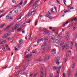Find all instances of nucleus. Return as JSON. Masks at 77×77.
I'll return each mask as SVG.
<instances>
[{"mask_svg": "<svg viewBox=\"0 0 77 77\" xmlns=\"http://www.w3.org/2000/svg\"><path fill=\"white\" fill-rule=\"evenodd\" d=\"M30 57L29 56V55H27L26 56H25V58H27L28 57Z\"/></svg>", "mask_w": 77, "mask_h": 77, "instance_id": "41", "label": "nucleus"}, {"mask_svg": "<svg viewBox=\"0 0 77 77\" xmlns=\"http://www.w3.org/2000/svg\"><path fill=\"white\" fill-rule=\"evenodd\" d=\"M63 1L64 5H65V6H66V0H63Z\"/></svg>", "mask_w": 77, "mask_h": 77, "instance_id": "23", "label": "nucleus"}, {"mask_svg": "<svg viewBox=\"0 0 77 77\" xmlns=\"http://www.w3.org/2000/svg\"><path fill=\"white\" fill-rule=\"evenodd\" d=\"M50 59V57L48 56L46 57H45L44 58V61H47Z\"/></svg>", "mask_w": 77, "mask_h": 77, "instance_id": "10", "label": "nucleus"}, {"mask_svg": "<svg viewBox=\"0 0 77 77\" xmlns=\"http://www.w3.org/2000/svg\"><path fill=\"white\" fill-rule=\"evenodd\" d=\"M68 35H69V33L68 32H67L66 34V39L67 41H68V40H69V36H68Z\"/></svg>", "mask_w": 77, "mask_h": 77, "instance_id": "5", "label": "nucleus"}, {"mask_svg": "<svg viewBox=\"0 0 77 77\" xmlns=\"http://www.w3.org/2000/svg\"><path fill=\"white\" fill-rule=\"evenodd\" d=\"M18 7V5H16V6H14V8H17Z\"/></svg>", "mask_w": 77, "mask_h": 77, "instance_id": "61", "label": "nucleus"}, {"mask_svg": "<svg viewBox=\"0 0 77 77\" xmlns=\"http://www.w3.org/2000/svg\"><path fill=\"white\" fill-rule=\"evenodd\" d=\"M5 15V14H3L1 15L0 16V19L2 17H3Z\"/></svg>", "mask_w": 77, "mask_h": 77, "instance_id": "44", "label": "nucleus"}, {"mask_svg": "<svg viewBox=\"0 0 77 77\" xmlns=\"http://www.w3.org/2000/svg\"><path fill=\"white\" fill-rule=\"evenodd\" d=\"M5 23L1 24V26H0V29H2V28L5 26Z\"/></svg>", "mask_w": 77, "mask_h": 77, "instance_id": "7", "label": "nucleus"}, {"mask_svg": "<svg viewBox=\"0 0 77 77\" xmlns=\"http://www.w3.org/2000/svg\"><path fill=\"white\" fill-rule=\"evenodd\" d=\"M51 11L52 13H54V11H53V8H51Z\"/></svg>", "mask_w": 77, "mask_h": 77, "instance_id": "37", "label": "nucleus"}, {"mask_svg": "<svg viewBox=\"0 0 77 77\" xmlns=\"http://www.w3.org/2000/svg\"><path fill=\"white\" fill-rule=\"evenodd\" d=\"M18 27H19V25L18 24L16 25L14 27V29L16 30H17V29Z\"/></svg>", "mask_w": 77, "mask_h": 77, "instance_id": "6", "label": "nucleus"}, {"mask_svg": "<svg viewBox=\"0 0 77 77\" xmlns=\"http://www.w3.org/2000/svg\"><path fill=\"white\" fill-rule=\"evenodd\" d=\"M43 33L45 35H50V33L48 32L44 31Z\"/></svg>", "mask_w": 77, "mask_h": 77, "instance_id": "9", "label": "nucleus"}, {"mask_svg": "<svg viewBox=\"0 0 77 77\" xmlns=\"http://www.w3.org/2000/svg\"><path fill=\"white\" fill-rule=\"evenodd\" d=\"M57 74H59L60 72V69L57 70Z\"/></svg>", "mask_w": 77, "mask_h": 77, "instance_id": "40", "label": "nucleus"}, {"mask_svg": "<svg viewBox=\"0 0 77 77\" xmlns=\"http://www.w3.org/2000/svg\"><path fill=\"white\" fill-rule=\"evenodd\" d=\"M13 24H14V23H11L8 26H7L5 28V30H6V29H8L9 27H11V26H12Z\"/></svg>", "mask_w": 77, "mask_h": 77, "instance_id": "8", "label": "nucleus"}, {"mask_svg": "<svg viewBox=\"0 0 77 77\" xmlns=\"http://www.w3.org/2000/svg\"><path fill=\"white\" fill-rule=\"evenodd\" d=\"M23 41V40L21 39H19V43H21Z\"/></svg>", "mask_w": 77, "mask_h": 77, "instance_id": "25", "label": "nucleus"}, {"mask_svg": "<svg viewBox=\"0 0 77 77\" xmlns=\"http://www.w3.org/2000/svg\"><path fill=\"white\" fill-rule=\"evenodd\" d=\"M47 13L48 14V15H51V14H50V11H48L47 12Z\"/></svg>", "mask_w": 77, "mask_h": 77, "instance_id": "50", "label": "nucleus"}, {"mask_svg": "<svg viewBox=\"0 0 77 77\" xmlns=\"http://www.w3.org/2000/svg\"><path fill=\"white\" fill-rule=\"evenodd\" d=\"M7 50H8V51H10L11 49H10V48H7Z\"/></svg>", "mask_w": 77, "mask_h": 77, "instance_id": "53", "label": "nucleus"}, {"mask_svg": "<svg viewBox=\"0 0 77 77\" xmlns=\"http://www.w3.org/2000/svg\"><path fill=\"white\" fill-rule=\"evenodd\" d=\"M33 2H32V1H31V2H30V3H29V4H28V6H29L30 5H31V4H32V3Z\"/></svg>", "mask_w": 77, "mask_h": 77, "instance_id": "62", "label": "nucleus"}, {"mask_svg": "<svg viewBox=\"0 0 77 77\" xmlns=\"http://www.w3.org/2000/svg\"><path fill=\"white\" fill-rule=\"evenodd\" d=\"M69 56V54H68V53H67L66 54V57H68Z\"/></svg>", "mask_w": 77, "mask_h": 77, "instance_id": "51", "label": "nucleus"}, {"mask_svg": "<svg viewBox=\"0 0 77 77\" xmlns=\"http://www.w3.org/2000/svg\"><path fill=\"white\" fill-rule=\"evenodd\" d=\"M30 74L29 77H32V76H33V73L31 72Z\"/></svg>", "mask_w": 77, "mask_h": 77, "instance_id": "24", "label": "nucleus"}, {"mask_svg": "<svg viewBox=\"0 0 77 77\" xmlns=\"http://www.w3.org/2000/svg\"><path fill=\"white\" fill-rule=\"evenodd\" d=\"M74 77H77V73L75 74L74 76Z\"/></svg>", "mask_w": 77, "mask_h": 77, "instance_id": "56", "label": "nucleus"}, {"mask_svg": "<svg viewBox=\"0 0 77 77\" xmlns=\"http://www.w3.org/2000/svg\"><path fill=\"white\" fill-rule=\"evenodd\" d=\"M70 73H71V70L69 69L68 71V77H69L70 75Z\"/></svg>", "mask_w": 77, "mask_h": 77, "instance_id": "16", "label": "nucleus"}, {"mask_svg": "<svg viewBox=\"0 0 77 77\" xmlns=\"http://www.w3.org/2000/svg\"><path fill=\"white\" fill-rule=\"evenodd\" d=\"M73 44H74V42L73 41H72L71 42V45H73Z\"/></svg>", "mask_w": 77, "mask_h": 77, "instance_id": "58", "label": "nucleus"}, {"mask_svg": "<svg viewBox=\"0 0 77 77\" xmlns=\"http://www.w3.org/2000/svg\"><path fill=\"white\" fill-rule=\"evenodd\" d=\"M5 42H6V40H4L1 42V44H4V43H5Z\"/></svg>", "mask_w": 77, "mask_h": 77, "instance_id": "31", "label": "nucleus"}, {"mask_svg": "<svg viewBox=\"0 0 77 77\" xmlns=\"http://www.w3.org/2000/svg\"><path fill=\"white\" fill-rule=\"evenodd\" d=\"M52 43H53V44H54V43L58 44L59 43V40L57 39H55L54 41H53Z\"/></svg>", "mask_w": 77, "mask_h": 77, "instance_id": "4", "label": "nucleus"}, {"mask_svg": "<svg viewBox=\"0 0 77 77\" xmlns=\"http://www.w3.org/2000/svg\"><path fill=\"white\" fill-rule=\"evenodd\" d=\"M66 75V74L65 73H63V77H65Z\"/></svg>", "mask_w": 77, "mask_h": 77, "instance_id": "39", "label": "nucleus"}, {"mask_svg": "<svg viewBox=\"0 0 77 77\" xmlns=\"http://www.w3.org/2000/svg\"><path fill=\"white\" fill-rule=\"evenodd\" d=\"M6 20H9V16H6Z\"/></svg>", "mask_w": 77, "mask_h": 77, "instance_id": "27", "label": "nucleus"}, {"mask_svg": "<svg viewBox=\"0 0 77 77\" xmlns=\"http://www.w3.org/2000/svg\"><path fill=\"white\" fill-rule=\"evenodd\" d=\"M40 76L41 77H44V72H42L40 75Z\"/></svg>", "mask_w": 77, "mask_h": 77, "instance_id": "19", "label": "nucleus"}, {"mask_svg": "<svg viewBox=\"0 0 77 77\" xmlns=\"http://www.w3.org/2000/svg\"><path fill=\"white\" fill-rule=\"evenodd\" d=\"M22 4H23V1H22L20 2V3H19L20 5H22Z\"/></svg>", "mask_w": 77, "mask_h": 77, "instance_id": "49", "label": "nucleus"}, {"mask_svg": "<svg viewBox=\"0 0 77 77\" xmlns=\"http://www.w3.org/2000/svg\"><path fill=\"white\" fill-rule=\"evenodd\" d=\"M74 21H76L77 20V18L76 17H75V18L73 19Z\"/></svg>", "mask_w": 77, "mask_h": 77, "instance_id": "46", "label": "nucleus"}, {"mask_svg": "<svg viewBox=\"0 0 77 77\" xmlns=\"http://www.w3.org/2000/svg\"><path fill=\"white\" fill-rule=\"evenodd\" d=\"M10 35L8 34V33L5 34V35H4L2 36L3 38H7L8 36H10Z\"/></svg>", "mask_w": 77, "mask_h": 77, "instance_id": "3", "label": "nucleus"}, {"mask_svg": "<svg viewBox=\"0 0 77 77\" xmlns=\"http://www.w3.org/2000/svg\"><path fill=\"white\" fill-rule=\"evenodd\" d=\"M34 52H32V53H36V52H37V51H36V50L35 49V50H34Z\"/></svg>", "mask_w": 77, "mask_h": 77, "instance_id": "35", "label": "nucleus"}, {"mask_svg": "<svg viewBox=\"0 0 77 77\" xmlns=\"http://www.w3.org/2000/svg\"><path fill=\"white\" fill-rule=\"evenodd\" d=\"M60 68H61V66H60V67H57V69H60Z\"/></svg>", "mask_w": 77, "mask_h": 77, "instance_id": "60", "label": "nucleus"}, {"mask_svg": "<svg viewBox=\"0 0 77 77\" xmlns=\"http://www.w3.org/2000/svg\"><path fill=\"white\" fill-rule=\"evenodd\" d=\"M15 51H17L18 50V49L17 48H15Z\"/></svg>", "mask_w": 77, "mask_h": 77, "instance_id": "64", "label": "nucleus"}, {"mask_svg": "<svg viewBox=\"0 0 77 77\" xmlns=\"http://www.w3.org/2000/svg\"><path fill=\"white\" fill-rule=\"evenodd\" d=\"M70 9H74V8L71 7L70 8Z\"/></svg>", "mask_w": 77, "mask_h": 77, "instance_id": "57", "label": "nucleus"}, {"mask_svg": "<svg viewBox=\"0 0 77 77\" xmlns=\"http://www.w3.org/2000/svg\"><path fill=\"white\" fill-rule=\"evenodd\" d=\"M52 53L53 54H54L56 53V51H54V49H52Z\"/></svg>", "mask_w": 77, "mask_h": 77, "instance_id": "12", "label": "nucleus"}, {"mask_svg": "<svg viewBox=\"0 0 77 77\" xmlns=\"http://www.w3.org/2000/svg\"><path fill=\"white\" fill-rule=\"evenodd\" d=\"M77 27V25L76 24H75L74 26H73V30H75Z\"/></svg>", "mask_w": 77, "mask_h": 77, "instance_id": "11", "label": "nucleus"}, {"mask_svg": "<svg viewBox=\"0 0 77 77\" xmlns=\"http://www.w3.org/2000/svg\"><path fill=\"white\" fill-rule=\"evenodd\" d=\"M51 39L53 40V41H54V36L53 35H52V36H51Z\"/></svg>", "mask_w": 77, "mask_h": 77, "instance_id": "21", "label": "nucleus"}, {"mask_svg": "<svg viewBox=\"0 0 77 77\" xmlns=\"http://www.w3.org/2000/svg\"><path fill=\"white\" fill-rule=\"evenodd\" d=\"M15 9H13L12 11H11L10 12V14H11V13H12L13 11H14L15 10Z\"/></svg>", "mask_w": 77, "mask_h": 77, "instance_id": "55", "label": "nucleus"}, {"mask_svg": "<svg viewBox=\"0 0 77 77\" xmlns=\"http://www.w3.org/2000/svg\"><path fill=\"white\" fill-rule=\"evenodd\" d=\"M46 50H47V51H48L49 50V47L48 46H47L46 47Z\"/></svg>", "mask_w": 77, "mask_h": 77, "instance_id": "32", "label": "nucleus"}, {"mask_svg": "<svg viewBox=\"0 0 77 77\" xmlns=\"http://www.w3.org/2000/svg\"><path fill=\"white\" fill-rule=\"evenodd\" d=\"M69 42H67L65 45L66 46V47L67 46H68V45H69Z\"/></svg>", "mask_w": 77, "mask_h": 77, "instance_id": "33", "label": "nucleus"}, {"mask_svg": "<svg viewBox=\"0 0 77 77\" xmlns=\"http://www.w3.org/2000/svg\"><path fill=\"white\" fill-rule=\"evenodd\" d=\"M64 42H65L64 41H62L60 44V45H62L64 44Z\"/></svg>", "mask_w": 77, "mask_h": 77, "instance_id": "29", "label": "nucleus"}, {"mask_svg": "<svg viewBox=\"0 0 77 77\" xmlns=\"http://www.w3.org/2000/svg\"><path fill=\"white\" fill-rule=\"evenodd\" d=\"M18 13V10H15L14 14H17V13Z\"/></svg>", "mask_w": 77, "mask_h": 77, "instance_id": "20", "label": "nucleus"}, {"mask_svg": "<svg viewBox=\"0 0 77 77\" xmlns=\"http://www.w3.org/2000/svg\"><path fill=\"white\" fill-rule=\"evenodd\" d=\"M74 67H75V63H74L73 64L72 68H74Z\"/></svg>", "mask_w": 77, "mask_h": 77, "instance_id": "34", "label": "nucleus"}, {"mask_svg": "<svg viewBox=\"0 0 77 77\" xmlns=\"http://www.w3.org/2000/svg\"><path fill=\"white\" fill-rule=\"evenodd\" d=\"M49 16L48 15V14L45 15V17H46L47 18H48Z\"/></svg>", "mask_w": 77, "mask_h": 77, "instance_id": "63", "label": "nucleus"}, {"mask_svg": "<svg viewBox=\"0 0 77 77\" xmlns=\"http://www.w3.org/2000/svg\"><path fill=\"white\" fill-rule=\"evenodd\" d=\"M17 45L18 46V48H19V49H20V48H21L22 46L18 44Z\"/></svg>", "mask_w": 77, "mask_h": 77, "instance_id": "18", "label": "nucleus"}, {"mask_svg": "<svg viewBox=\"0 0 77 77\" xmlns=\"http://www.w3.org/2000/svg\"><path fill=\"white\" fill-rule=\"evenodd\" d=\"M17 8L18 9H21V6L19 5H18Z\"/></svg>", "mask_w": 77, "mask_h": 77, "instance_id": "42", "label": "nucleus"}, {"mask_svg": "<svg viewBox=\"0 0 77 77\" xmlns=\"http://www.w3.org/2000/svg\"><path fill=\"white\" fill-rule=\"evenodd\" d=\"M20 66H16L15 68L16 70H18V69H20Z\"/></svg>", "mask_w": 77, "mask_h": 77, "instance_id": "13", "label": "nucleus"}, {"mask_svg": "<svg viewBox=\"0 0 77 77\" xmlns=\"http://www.w3.org/2000/svg\"><path fill=\"white\" fill-rule=\"evenodd\" d=\"M36 62H42V60L40 59H38L36 60Z\"/></svg>", "mask_w": 77, "mask_h": 77, "instance_id": "43", "label": "nucleus"}, {"mask_svg": "<svg viewBox=\"0 0 77 77\" xmlns=\"http://www.w3.org/2000/svg\"><path fill=\"white\" fill-rule=\"evenodd\" d=\"M77 34H75L74 36V38L75 39H76L77 38Z\"/></svg>", "mask_w": 77, "mask_h": 77, "instance_id": "36", "label": "nucleus"}, {"mask_svg": "<svg viewBox=\"0 0 77 77\" xmlns=\"http://www.w3.org/2000/svg\"><path fill=\"white\" fill-rule=\"evenodd\" d=\"M29 14L28 15V16H31L32 15V12H29Z\"/></svg>", "mask_w": 77, "mask_h": 77, "instance_id": "26", "label": "nucleus"}, {"mask_svg": "<svg viewBox=\"0 0 77 77\" xmlns=\"http://www.w3.org/2000/svg\"><path fill=\"white\" fill-rule=\"evenodd\" d=\"M18 25L19 26V25H21V24H22V21L20 20L19 22L17 23Z\"/></svg>", "mask_w": 77, "mask_h": 77, "instance_id": "15", "label": "nucleus"}, {"mask_svg": "<svg viewBox=\"0 0 77 77\" xmlns=\"http://www.w3.org/2000/svg\"><path fill=\"white\" fill-rule=\"evenodd\" d=\"M69 11H64V13H66V12H69Z\"/></svg>", "mask_w": 77, "mask_h": 77, "instance_id": "47", "label": "nucleus"}, {"mask_svg": "<svg viewBox=\"0 0 77 77\" xmlns=\"http://www.w3.org/2000/svg\"><path fill=\"white\" fill-rule=\"evenodd\" d=\"M27 1L26 0V1L24 2V3L23 4V5H24L27 3Z\"/></svg>", "mask_w": 77, "mask_h": 77, "instance_id": "38", "label": "nucleus"}, {"mask_svg": "<svg viewBox=\"0 0 77 77\" xmlns=\"http://www.w3.org/2000/svg\"><path fill=\"white\" fill-rule=\"evenodd\" d=\"M23 72V69H20V70L18 71L17 72V73H20V72Z\"/></svg>", "mask_w": 77, "mask_h": 77, "instance_id": "17", "label": "nucleus"}, {"mask_svg": "<svg viewBox=\"0 0 77 77\" xmlns=\"http://www.w3.org/2000/svg\"><path fill=\"white\" fill-rule=\"evenodd\" d=\"M40 71L42 72H43V68H41L40 70Z\"/></svg>", "mask_w": 77, "mask_h": 77, "instance_id": "48", "label": "nucleus"}, {"mask_svg": "<svg viewBox=\"0 0 77 77\" xmlns=\"http://www.w3.org/2000/svg\"><path fill=\"white\" fill-rule=\"evenodd\" d=\"M5 12V11H1V13L2 14V13H3Z\"/></svg>", "mask_w": 77, "mask_h": 77, "instance_id": "59", "label": "nucleus"}, {"mask_svg": "<svg viewBox=\"0 0 77 77\" xmlns=\"http://www.w3.org/2000/svg\"><path fill=\"white\" fill-rule=\"evenodd\" d=\"M57 69V68L56 66H54L53 68V70L54 71H56Z\"/></svg>", "mask_w": 77, "mask_h": 77, "instance_id": "22", "label": "nucleus"}, {"mask_svg": "<svg viewBox=\"0 0 77 77\" xmlns=\"http://www.w3.org/2000/svg\"><path fill=\"white\" fill-rule=\"evenodd\" d=\"M66 47V45H65L64 46H62L63 48L62 49V51H63V49H64V48H65V47Z\"/></svg>", "mask_w": 77, "mask_h": 77, "instance_id": "30", "label": "nucleus"}, {"mask_svg": "<svg viewBox=\"0 0 77 77\" xmlns=\"http://www.w3.org/2000/svg\"><path fill=\"white\" fill-rule=\"evenodd\" d=\"M45 43H44L41 47V50L42 53H44L45 50Z\"/></svg>", "mask_w": 77, "mask_h": 77, "instance_id": "1", "label": "nucleus"}, {"mask_svg": "<svg viewBox=\"0 0 77 77\" xmlns=\"http://www.w3.org/2000/svg\"><path fill=\"white\" fill-rule=\"evenodd\" d=\"M44 41V39L43 38H42L41 39H40V40H39V42H41V41Z\"/></svg>", "mask_w": 77, "mask_h": 77, "instance_id": "54", "label": "nucleus"}, {"mask_svg": "<svg viewBox=\"0 0 77 77\" xmlns=\"http://www.w3.org/2000/svg\"><path fill=\"white\" fill-rule=\"evenodd\" d=\"M59 60H60V58L59 57H57L56 59L55 62H58Z\"/></svg>", "mask_w": 77, "mask_h": 77, "instance_id": "14", "label": "nucleus"}, {"mask_svg": "<svg viewBox=\"0 0 77 77\" xmlns=\"http://www.w3.org/2000/svg\"><path fill=\"white\" fill-rule=\"evenodd\" d=\"M23 15H21L20 17L18 19H17V20H19L21 19V17H23Z\"/></svg>", "mask_w": 77, "mask_h": 77, "instance_id": "45", "label": "nucleus"}, {"mask_svg": "<svg viewBox=\"0 0 77 77\" xmlns=\"http://www.w3.org/2000/svg\"><path fill=\"white\" fill-rule=\"evenodd\" d=\"M39 2V1H37L36 2H35L33 5V9H36V7H37V6H38L36 5L37 4H38Z\"/></svg>", "mask_w": 77, "mask_h": 77, "instance_id": "2", "label": "nucleus"}, {"mask_svg": "<svg viewBox=\"0 0 77 77\" xmlns=\"http://www.w3.org/2000/svg\"><path fill=\"white\" fill-rule=\"evenodd\" d=\"M13 3H15V4H16L17 3V2H16V1L13 0L12 1Z\"/></svg>", "mask_w": 77, "mask_h": 77, "instance_id": "52", "label": "nucleus"}, {"mask_svg": "<svg viewBox=\"0 0 77 77\" xmlns=\"http://www.w3.org/2000/svg\"><path fill=\"white\" fill-rule=\"evenodd\" d=\"M21 30V28H20L18 29H17V32H20V30Z\"/></svg>", "mask_w": 77, "mask_h": 77, "instance_id": "28", "label": "nucleus"}]
</instances>
